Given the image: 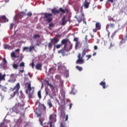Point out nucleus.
<instances>
[{
  "mask_svg": "<svg viewBox=\"0 0 127 127\" xmlns=\"http://www.w3.org/2000/svg\"><path fill=\"white\" fill-rule=\"evenodd\" d=\"M14 24L13 23H11L10 25V29L12 30L13 28Z\"/></svg>",
  "mask_w": 127,
  "mask_h": 127,
  "instance_id": "50",
  "label": "nucleus"
},
{
  "mask_svg": "<svg viewBox=\"0 0 127 127\" xmlns=\"http://www.w3.org/2000/svg\"><path fill=\"white\" fill-rule=\"evenodd\" d=\"M1 19L4 20V22H8V19H7L5 15L1 16Z\"/></svg>",
  "mask_w": 127,
  "mask_h": 127,
  "instance_id": "28",
  "label": "nucleus"
},
{
  "mask_svg": "<svg viewBox=\"0 0 127 127\" xmlns=\"http://www.w3.org/2000/svg\"><path fill=\"white\" fill-rule=\"evenodd\" d=\"M108 1L111 2V3H114V0H108Z\"/></svg>",
  "mask_w": 127,
  "mask_h": 127,
  "instance_id": "59",
  "label": "nucleus"
},
{
  "mask_svg": "<svg viewBox=\"0 0 127 127\" xmlns=\"http://www.w3.org/2000/svg\"><path fill=\"white\" fill-rule=\"evenodd\" d=\"M24 104H21L20 103L15 104V105L12 108L13 111L15 112L16 114L19 113L20 110H24Z\"/></svg>",
  "mask_w": 127,
  "mask_h": 127,
  "instance_id": "2",
  "label": "nucleus"
},
{
  "mask_svg": "<svg viewBox=\"0 0 127 127\" xmlns=\"http://www.w3.org/2000/svg\"><path fill=\"white\" fill-rule=\"evenodd\" d=\"M28 49H29V47H25L23 48V51H25V50H28Z\"/></svg>",
  "mask_w": 127,
  "mask_h": 127,
  "instance_id": "52",
  "label": "nucleus"
},
{
  "mask_svg": "<svg viewBox=\"0 0 127 127\" xmlns=\"http://www.w3.org/2000/svg\"><path fill=\"white\" fill-rule=\"evenodd\" d=\"M78 40H79V38H78V37H75V38H74V39H73V41H74V42H75L76 43V42H79Z\"/></svg>",
  "mask_w": 127,
  "mask_h": 127,
  "instance_id": "46",
  "label": "nucleus"
},
{
  "mask_svg": "<svg viewBox=\"0 0 127 127\" xmlns=\"http://www.w3.org/2000/svg\"><path fill=\"white\" fill-rule=\"evenodd\" d=\"M53 43L50 41V42H49L48 44V48L49 49H52V48H53Z\"/></svg>",
  "mask_w": 127,
  "mask_h": 127,
  "instance_id": "29",
  "label": "nucleus"
},
{
  "mask_svg": "<svg viewBox=\"0 0 127 127\" xmlns=\"http://www.w3.org/2000/svg\"><path fill=\"white\" fill-rule=\"evenodd\" d=\"M5 76H6V74H4L3 75H2L1 73L0 72V82H1V81H5Z\"/></svg>",
  "mask_w": 127,
  "mask_h": 127,
  "instance_id": "18",
  "label": "nucleus"
},
{
  "mask_svg": "<svg viewBox=\"0 0 127 127\" xmlns=\"http://www.w3.org/2000/svg\"><path fill=\"white\" fill-rule=\"evenodd\" d=\"M88 52V49L86 48L84 49L82 52V56L81 57L82 58H84V57L86 55V53Z\"/></svg>",
  "mask_w": 127,
  "mask_h": 127,
  "instance_id": "22",
  "label": "nucleus"
},
{
  "mask_svg": "<svg viewBox=\"0 0 127 127\" xmlns=\"http://www.w3.org/2000/svg\"><path fill=\"white\" fill-rule=\"evenodd\" d=\"M8 47V45H4V48H5V49H7Z\"/></svg>",
  "mask_w": 127,
  "mask_h": 127,
  "instance_id": "56",
  "label": "nucleus"
},
{
  "mask_svg": "<svg viewBox=\"0 0 127 127\" xmlns=\"http://www.w3.org/2000/svg\"><path fill=\"white\" fill-rule=\"evenodd\" d=\"M101 23L99 22H96L95 23V28L93 29V32L96 33L98 31L101 30Z\"/></svg>",
  "mask_w": 127,
  "mask_h": 127,
  "instance_id": "7",
  "label": "nucleus"
},
{
  "mask_svg": "<svg viewBox=\"0 0 127 127\" xmlns=\"http://www.w3.org/2000/svg\"><path fill=\"white\" fill-rule=\"evenodd\" d=\"M99 85L102 86L103 87V89H106V82H105V81H101L99 83Z\"/></svg>",
  "mask_w": 127,
  "mask_h": 127,
  "instance_id": "23",
  "label": "nucleus"
},
{
  "mask_svg": "<svg viewBox=\"0 0 127 127\" xmlns=\"http://www.w3.org/2000/svg\"><path fill=\"white\" fill-rule=\"evenodd\" d=\"M51 12L54 15H56V14H59L60 13V10H57L55 8L51 9Z\"/></svg>",
  "mask_w": 127,
  "mask_h": 127,
  "instance_id": "17",
  "label": "nucleus"
},
{
  "mask_svg": "<svg viewBox=\"0 0 127 127\" xmlns=\"http://www.w3.org/2000/svg\"><path fill=\"white\" fill-rule=\"evenodd\" d=\"M43 15H44V16L43 17V18L46 19V21L48 23H50L53 21V17L52 13L45 12L43 13Z\"/></svg>",
  "mask_w": 127,
  "mask_h": 127,
  "instance_id": "3",
  "label": "nucleus"
},
{
  "mask_svg": "<svg viewBox=\"0 0 127 127\" xmlns=\"http://www.w3.org/2000/svg\"><path fill=\"white\" fill-rule=\"evenodd\" d=\"M86 57L87 58L86 59V60L88 61L90 58H91L92 55H88L86 56Z\"/></svg>",
  "mask_w": 127,
  "mask_h": 127,
  "instance_id": "41",
  "label": "nucleus"
},
{
  "mask_svg": "<svg viewBox=\"0 0 127 127\" xmlns=\"http://www.w3.org/2000/svg\"><path fill=\"white\" fill-rule=\"evenodd\" d=\"M0 89H1V90H2V91H5V89H7V87L0 84Z\"/></svg>",
  "mask_w": 127,
  "mask_h": 127,
  "instance_id": "31",
  "label": "nucleus"
},
{
  "mask_svg": "<svg viewBox=\"0 0 127 127\" xmlns=\"http://www.w3.org/2000/svg\"><path fill=\"white\" fill-rule=\"evenodd\" d=\"M23 57L22 56H21L20 58V61H22L23 60Z\"/></svg>",
  "mask_w": 127,
  "mask_h": 127,
  "instance_id": "62",
  "label": "nucleus"
},
{
  "mask_svg": "<svg viewBox=\"0 0 127 127\" xmlns=\"http://www.w3.org/2000/svg\"><path fill=\"white\" fill-rule=\"evenodd\" d=\"M57 115L55 113H53L52 114L50 115L49 119L50 122H53L54 123H56L57 121Z\"/></svg>",
  "mask_w": 127,
  "mask_h": 127,
  "instance_id": "10",
  "label": "nucleus"
},
{
  "mask_svg": "<svg viewBox=\"0 0 127 127\" xmlns=\"http://www.w3.org/2000/svg\"><path fill=\"white\" fill-rule=\"evenodd\" d=\"M65 115V112L64 110L61 111V116L62 117H64Z\"/></svg>",
  "mask_w": 127,
  "mask_h": 127,
  "instance_id": "38",
  "label": "nucleus"
},
{
  "mask_svg": "<svg viewBox=\"0 0 127 127\" xmlns=\"http://www.w3.org/2000/svg\"><path fill=\"white\" fill-rule=\"evenodd\" d=\"M38 96L39 99H41L42 98L41 91V90H39L38 91Z\"/></svg>",
  "mask_w": 127,
  "mask_h": 127,
  "instance_id": "37",
  "label": "nucleus"
},
{
  "mask_svg": "<svg viewBox=\"0 0 127 127\" xmlns=\"http://www.w3.org/2000/svg\"><path fill=\"white\" fill-rule=\"evenodd\" d=\"M82 21H83V24L87 25L86 19L85 18L83 17Z\"/></svg>",
  "mask_w": 127,
  "mask_h": 127,
  "instance_id": "44",
  "label": "nucleus"
},
{
  "mask_svg": "<svg viewBox=\"0 0 127 127\" xmlns=\"http://www.w3.org/2000/svg\"><path fill=\"white\" fill-rule=\"evenodd\" d=\"M67 43H68L67 40L65 39H63L62 41H61V44L64 45V46L66 45Z\"/></svg>",
  "mask_w": 127,
  "mask_h": 127,
  "instance_id": "25",
  "label": "nucleus"
},
{
  "mask_svg": "<svg viewBox=\"0 0 127 127\" xmlns=\"http://www.w3.org/2000/svg\"><path fill=\"white\" fill-rule=\"evenodd\" d=\"M72 105H73L72 103H69V110H70L71 109Z\"/></svg>",
  "mask_w": 127,
  "mask_h": 127,
  "instance_id": "51",
  "label": "nucleus"
},
{
  "mask_svg": "<svg viewBox=\"0 0 127 127\" xmlns=\"http://www.w3.org/2000/svg\"><path fill=\"white\" fill-rule=\"evenodd\" d=\"M50 40L54 46H55V45L58 44L60 41V39L56 37H54L53 38L51 39Z\"/></svg>",
  "mask_w": 127,
  "mask_h": 127,
  "instance_id": "11",
  "label": "nucleus"
},
{
  "mask_svg": "<svg viewBox=\"0 0 127 127\" xmlns=\"http://www.w3.org/2000/svg\"><path fill=\"white\" fill-rule=\"evenodd\" d=\"M11 57H13V58H16L19 57V56H16L15 53L13 52H12V53H11Z\"/></svg>",
  "mask_w": 127,
  "mask_h": 127,
  "instance_id": "36",
  "label": "nucleus"
},
{
  "mask_svg": "<svg viewBox=\"0 0 127 127\" xmlns=\"http://www.w3.org/2000/svg\"><path fill=\"white\" fill-rule=\"evenodd\" d=\"M19 66V65L16 64H12V67L14 69H17L18 68V67Z\"/></svg>",
  "mask_w": 127,
  "mask_h": 127,
  "instance_id": "35",
  "label": "nucleus"
},
{
  "mask_svg": "<svg viewBox=\"0 0 127 127\" xmlns=\"http://www.w3.org/2000/svg\"><path fill=\"white\" fill-rule=\"evenodd\" d=\"M27 16L28 17H31L32 16V13L31 12H29L27 13Z\"/></svg>",
  "mask_w": 127,
  "mask_h": 127,
  "instance_id": "45",
  "label": "nucleus"
},
{
  "mask_svg": "<svg viewBox=\"0 0 127 127\" xmlns=\"http://www.w3.org/2000/svg\"><path fill=\"white\" fill-rule=\"evenodd\" d=\"M26 89L25 90V93L28 94L29 98H32L33 95L34 94V87H31V83L30 82H26L24 84Z\"/></svg>",
  "mask_w": 127,
  "mask_h": 127,
  "instance_id": "1",
  "label": "nucleus"
},
{
  "mask_svg": "<svg viewBox=\"0 0 127 127\" xmlns=\"http://www.w3.org/2000/svg\"><path fill=\"white\" fill-rule=\"evenodd\" d=\"M124 38L127 41V34L125 36Z\"/></svg>",
  "mask_w": 127,
  "mask_h": 127,
  "instance_id": "64",
  "label": "nucleus"
},
{
  "mask_svg": "<svg viewBox=\"0 0 127 127\" xmlns=\"http://www.w3.org/2000/svg\"><path fill=\"white\" fill-rule=\"evenodd\" d=\"M41 116V114H37V117H39Z\"/></svg>",
  "mask_w": 127,
  "mask_h": 127,
  "instance_id": "63",
  "label": "nucleus"
},
{
  "mask_svg": "<svg viewBox=\"0 0 127 127\" xmlns=\"http://www.w3.org/2000/svg\"><path fill=\"white\" fill-rule=\"evenodd\" d=\"M80 42H75V50H77L78 49V47H79V45H80Z\"/></svg>",
  "mask_w": 127,
  "mask_h": 127,
  "instance_id": "30",
  "label": "nucleus"
},
{
  "mask_svg": "<svg viewBox=\"0 0 127 127\" xmlns=\"http://www.w3.org/2000/svg\"><path fill=\"white\" fill-rule=\"evenodd\" d=\"M29 52H31L32 50H35V46H32L29 48Z\"/></svg>",
  "mask_w": 127,
  "mask_h": 127,
  "instance_id": "40",
  "label": "nucleus"
},
{
  "mask_svg": "<svg viewBox=\"0 0 127 127\" xmlns=\"http://www.w3.org/2000/svg\"><path fill=\"white\" fill-rule=\"evenodd\" d=\"M20 52V49H17L15 50V52L18 53Z\"/></svg>",
  "mask_w": 127,
  "mask_h": 127,
  "instance_id": "57",
  "label": "nucleus"
},
{
  "mask_svg": "<svg viewBox=\"0 0 127 127\" xmlns=\"http://www.w3.org/2000/svg\"><path fill=\"white\" fill-rule=\"evenodd\" d=\"M47 104L49 106V108H51L53 107V105L52 103V101L51 100H48Z\"/></svg>",
  "mask_w": 127,
  "mask_h": 127,
  "instance_id": "24",
  "label": "nucleus"
},
{
  "mask_svg": "<svg viewBox=\"0 0 127 127\" xmlns=\"http://www.w3.org/2000/svg\"><path fill=\"white\" fill-rule=\"evenodd\" d=\"M54 122L53 121H49L48 125H50V127H54Z\"/></svg>",
  "mask_w": 127,
  "mask_h": 127,
  "instance_id": "32",
  "label": "nucleus"
},
{
  "mask_svg": "<svg viewBox=\"0 0 127 127\" xmlns=\"http://www.w3.org/2000/svg\"><path fill=\"white\" fill-rule=\"evenodd\" d=\"M55 27V25L53 22H52L49 24V26L48 27V28L49 30H51L52 27Z\"/></svg>",
  "mask_w": 127,
  "mask_h": 127,
  "instance_id": "27",
  "label": "nucleus"
},
{
  "mask_svg": "<svg viewBox=\"0 0 127 127\" xmlns=\"http://www.w3.org/2000/svg\"><path fill=\"white\" fill-rule=\"evenodd\" d=\"M68 115H65V121L66 122L68 121Z\"/></svg>",
  "mask_w": 127,
  "mask_h": 127,
  "instance_id": "47",
  "label": "nucleus"
},
{
  "mask_svg": "<svg viewBox=\"0 0 127 127\" xmlns=\"http://www.w3.org/2000/svg\"><path fill=\"white\" fill-rule=\"evenodd\" d=\"M59 54H62L63 56H65L66 55L65 50L64 49H61L58 51Z\"/></svg>",
  "mask_w": 127,
  "mask_h": 127,
  "instance_id": "20",
  "label": "nucleus"
},
{
  "mask_svg": "<svg viewBox=\"0 0 127 127\" xmlns=\"http://www.w3.org/2000/svg\"><path fill=\"white\" fill-rule=\"evenodd\" d=\"M115 27V23H110V24H107L106 30H107V31H108V30L109 29V28H114Z\"/></svg>",
  "mask_w": 127,
  "mask_h": 127,
  "instance_id": "12",
  "label": "nucleus"
},
{
  "mask_svg": "<svg viewBox=\"0 0 127 127\" xmlns=\"http://www.w3.org/2000/svg\"><path fill=\"white\" fill-rule=\"evenodd\" d=\"M46 83H47L48 86H49L50 87H54V86L50 84L49 81H46Z\"/></svg>",
  "mask_w": 127,
  "mask_h": 127,
  "instance_id": "42",
  "label": "nucleus"
},
{
  "mask_svg": "<svg viewBox=\"0 0 127 127\" xmlns=\"http://www.w3.org/2000/svg\"><path fill=\"white\" fill-rule=\"evenodd\" d=\"M25 15V13L24 12H19L16 16V17L21 19Z\"/></svg>",
  "mask_w": 127,
  "mask_h": 127,
  "instance_id": "15",
  "label": "nucleus"
},
{
  "mask_svg": "<svg viewBox=\"0 0 127 127\" xmlns=\"http://www.w3.org/2000/svg\"><path fill=\"white\" fill-rule=\"evenodd\" d=\"M72 48V44L70 41H67L66 44L64 47V49L66 52H69Z\"/></svg>",
  "mask_w": 127,
  "mask_h": 127,
  "instance_id": "5",
  "label": "nucleus"
},
{
  "mask_svg": "<svg viewBox=\"0 0 127 127\" xmlns=\"http://www.w3.org/2000/svg\"><path fill=\"white\" fill-rule=\"evenodd\" d=\"M43 64L41 63H38L36 64L35 67L37 70H42V67Z\"/></svg>",
  "mask_w": 127,
  "mask_h": 127,
  "instance_id": "16",
  "label": "nucleus"
},
{
  "mask_svg": "<svg viewBox=\"0 0 127 127\" xmlns=\"http://www.w3.org/2000/svg\"><path fill=\"white\" fill-rule=\"evenodd\" d=\"M45 94L46 96L49 95V92L47 91H46Z\"/></svg>",
  "mask_w": 127,
  "mask_h": 127,
  "instance_id": "60",
  "label": "nucleus"
},
{
  "mask_svg": "<svg viewBox=\"0 0 127 127\" xmlns=\"http://www.w3.org/2000/svg\"><path fill=\"white\" fill-rule=\"evenodd\" d=\"M34 65H35L34 63V62H32V63H31V66H32V68H33L34 66Z\"/></svg>",
  "mask_w": 127,
  "mask_h": 127,
  "instance_id": "58",
  "label": "nucleus"
},
{
  "mask_svg": "<svg viewBox=\"0 0 127 127\" xmlns=\"http://www.w3.org/2000/svg\"><path fill=\"white\" fill-rule=\"evenodd\" d=\"M3 62H4V64H6L7 63V61L5 58H3Z\"/></svg>",
  "mask_w": 127,
  "mask_h": 127,
  "instance_id": "54",
  "label": "nucleus"
},
{
  "mask_svg": "<svg viewBox=\"0 0 127 127\" xmlns=\"http://www.w3.org/2000/svg\"><path fill=\"white\" fill-rule=\"evenodd\" d=\"M61 36H62V35H58V34H57V35H55V38H61Z\"/></svg>",
  "mask_w": 127,
  "mask_h": 127,
  "instance_id": "48",
  "label": "nucleus"
},
{
  "mask_svg": "<svg viewBox=\"0 0 127 127\" xmlns=\"http://www.w3.org/2000/svg\"><path fill=\"white\" fill-rule=\"evenodd\" d=\"M60 125H61V127H65L64 126V125H63V123H61Z\"/></svg>",
  "mask_w": 127,
  "mask_h": 127,
  "instance_id": "61",
  "label": "nucleus"
},
{
  "mask_svg": "<svg viewBox=\"0 0 127 127\" xmlns=\"http://www.w3.org/2000/svg\"><path fill=\"white\" fill-rule=\"evenodd\" d=\"M45 119L43 117H40L39 118V122L41 126H43V123Z\"/></svg>",
  "mask_w": 127,
  "mask_h": 127,
  "instance_id": "26",
  "label": "nucleus"
},
{
  "mask_svg": "<svg viewBox=\"0 0 127 127\" xmlns=\"http://www.w3.org/2000/svg\"><path fill=\"white\" fill-rule=\"evenodd\" d=\"M115 46V45L114 44H113L112 42H111L110 43V47L109 48V49H110L112 47H113Z\"/></svg>",
  "mask_w": 127,
  "mask_h": 127,
  "instance_id": "49",
  "label": "nucleus"
},
{
  "mask_svg": "<svg viewBox=\"0 0 127 127\" xmlns=\"http://www.w3.org/2000/svg\"><path fill=\"white\" fill-rule=\"evenodd\" d=\"M19 66L20 67H25V63L24 62H21L19 64Z\"/></svg>",
  "mask_w": 127,
  "mask_h": 127,
  "instance_id": "43",
  "label": "nucleus"
},
{
  "mask_svg": "<svg viewBox=\"0 0 127 127\" xmlns=\"http://www.w3.org/2000/svg\"><path fill=\"white\" fill-rule=\"evenodd\" d=\"M59 11L63 13H68V10L67 9H64L62 7H60L59 9Z\"/></svg>",
  "mask_w": 127,
  "mask_h": 127,
  "instance_id": "19",
  "label": "nucleus"
},
{
  "mask_svg": "<svg viewBox=\"0 0 127 127\" xmlns=\"http://www.w3.org/2000/svg\"><path fill=\"white\" fill-rule=\"evenodd\" d=\"M76 68L77 69L80 71L83 70V68L81 66H79L78 65L76 66Z\"/></svg>",
  "mask_w": 127,
  "mask_h": 127,
  "instance_id": "39",
  "label": "nucleus"
},
{
  "mask_svg": "<svg viewBox=\"0 0 127 127\" xmlns=\"http://www.w3.org/2000/svg\"><path fill=\"white\" fill-rule=\"evenodd\" d=\"M78 59L76 61V64H84L85 61L83 60V57H81V54L79 53L77 56Z\"/></svg>",
  "mask_w": 127,
  "mask_h": 127,
  "instance_id": "6",
  "label": "nucleus"
},
{
  "mask_svg": "<svg viewBox=\"0 0 127 127\" xmlns=\"http://www.w3.org/2000/svg\"><path fill=\"white\" fill-rule=\"evenodd\" d=\"M62 46V44H57L54 45V48H56L57 49H60Z\"/></svg>",
  "mask_w": 127,
  "mask_h": 127,
  "instance_id": "34",
  "label": "nucleus"
},
{
  "mask_svg": "<svg viewBox=\"0 0 127 127\" xmlns=\"http://www.w3.org/2000/svg\"><path fill=\"white\" fill-rule=\"evenodd\" d=\"M66 16L64 15L63 18H62V26H64L67 22V20H65Z\"/></svg>",
  "mask_w": 127,
  "mask_h": 127,
  "instance_id": "13",
  "label": "nucleus"
},
{
  "mask_svg": "<svg viewBox=\"0 0 127 127\" xmlns=\"http://www.w3.org/2000/svg\"><path fill=\"white\" fill-rule=\"evenodd\" d=\"M84 17V14L83 13L81 14V16H78L76 17L78 23H81L82 21V18Z\"/></svg>",
  "mask_w": 127,
  "mask_h": 127,
  "instance_id": "14",
  "label": "nucleus"
},
{
  "mask_svg": "<svg viewBox=\"0 0 127 127\" xmlns=\"http://www.w3.org/2000/svg\"><path fill=\"white\" fill-rule=\"evenodd\" d=\"M20 88V85L19 83H17L13 88H11V90H12L13 93V97H14L16 95L19 94V90Z\"/></svg>",
  "mask_w": 127,
  "mask_h": 127,
  "instance_id": "4",
  "label": "nucleus"
},
{
  "mask_svg": "<svg viewBox=\"0 0 127 127\" xmlns=\"http://www.w3.org/2000/svg\"><path fill=\"white\" fill-rule=\"evenodd\" d=\"M40 38V35L39 34H34L33 36V39L36 40L37 39H39Z\"/></svg>",
  "mask_w": 127,
  "mask_h": 127,
  "instance_id": "33",
  "label": "nucleus"
},
{
  "mask_svg": "<svg viewBox=\"0 0 127 127\" xmlns=\"http://www.w3.org/2000/svg\"><path fill=\"white\" fill-rule=\"evenodd\" d=\"M16 75L15 74H11L10 75V79L8 80V82L11 83H14L16 81Z\"/></svg>",
  "mask_w": 127,
  "mask_h": 127,
  "instance_id": "9",
  "label": "nucleus"
},
{
  "mask_svg": "<svg viewBox=\"0 0 127 127\" xmlns=\"http://www.w3.org/2000/svg\"><path fill=\"white\" fill-rule=\"evenodd\" d=\"M42 107H43V110H44V111H45V110H46V107L45 106V105H44V104H43V105H42Z\"/></svg>",
  "mask_w": 127,
  "mask_h": 127,
  "instance_id": "53",
  "label": "nucleus"
},
{
  "mask_svg": "<svg viewBox=\"0 0 127 127\" xmlns=\"http://www.w3.org/2000/svg\"><path fill=\"white\" fill-rule=\"evenodd\" d=\"M90 4V2L88 1L85 0L83 2L82 5L80 7L81 11H82L83 9V7L84 9H88L89 7V5Z\"/></svg>",
  "mask_w": 127,
  "mask_h": 127,
  "instance_id": "8",
  "label": "nucleus"
},
{
  "mask_svg": "<svg viewBox=\"0 0 127 127\" xmlns=\"http://www.w3.org/2000/svg\"><path fill=\"white\" fill-rule=\"evenodd\" d=\"M94 49L95 50H98V46L95 45V46H94Z\"/></svg>",
  "mask_w": 127,
  "mask_h": 127,
  "instance_id": "55",
  "label": "nucleus"
},
{
  "mask_svg": "<svg viewBox=\"0 0 127 127\" xmlns=\"http://www.w3.org/2000/svg\"><path fill=\"white\" fill-rule=\"evenodd\" d=\"M126 40L125 38H122L121 41L119 43V45L122 46L124 44L126 43Z\"/></svg>",
  "mask_w": 127,
  "mask_h": 127,
  "instance_id": "21",
  "label": "nucleus"
}]
</instances>
